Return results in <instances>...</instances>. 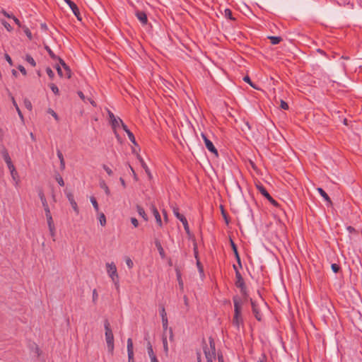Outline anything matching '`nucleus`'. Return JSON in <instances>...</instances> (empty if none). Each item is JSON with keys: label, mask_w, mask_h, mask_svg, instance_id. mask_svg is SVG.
<instances>
[{"label": "nucleus", "mask_w": 362, "mask_h": 362, "mask_svg": "<svg viewBox=\"0 0 362 362\" xmlns=\"http://www.w3.org/2000/svg\"><path fill=\"white\" fill-rule=\"evenodd\" d=\"M262 195H263L265 198H267V199L268 201H269L270 199H272V197L270 196V194L268 193V192H267V191L264 192L262 194Z\"/></svg>", "instance_id": "774afa93"}, {"label": "nucleus", "mask_w": 362, "mask_h": 362, "mask_svg": "<svg viewBox=\"0 0 362 362\" xmlns=\"http://www.w3.org/2000/svg\"><path fill=\"white\" fill-rule=\"evenodd\" d=\"M103 169L106 171V173L108 174V175L111 176L113 174L112 170L106 165H103Z\"/></svg>", "instance_id": "09e8293b"}, {"label": "nucleus", "mask_w": 362, "mask_h": 362, "mask_svg": "<svg viewBox=\"0 0 362 362\" xmlns=\"http://www.w3.org/2000/svg\"><path fill=\"white\" fill-rule=\"evenodd\" d=\"M262 195H263L265 198H267V199L268 201H269L270 199H272V197L270 196V194L268 193V192H267V191L264 192L262 194Z\"/></svg>", "instance_id": "69168bd1"}, {"label": "nucleus", "mask_w": 362, "mask_h": 362, "mask_svg": "<svg viewBox=\"0 0 362 362\" xmlns=\"http://www.w3.org/2000/svg\"><path fill=\"white\" fill-rule=\"evenodd\" d=\"M24 32H25V35H27V37L30 40H31L32 39V33H31L30 30L28 29V28L25 27L24 28Z\"/></svg>", "instance_id": "603ef678"}, {"label": "nucleus", "mask_w": 362, "mask_h": 362, "mask_svg": "<svg viewBox=\"0 0 362 362\" xmlns=\"http://www.w3.org/2000/svg\"><path fill=\"white\" fill-rule=\"evenodd\" d=\"M107 348L108 351L112 354L114 350V341H107Z\"/></svg>", "instance_id": "2f4dec72"}, {"label": "nucleus", "mask_w": 362, "mask_h": 362, "mask_svg": "<svg viewBox=\"0 0 362 362\" xmlns=\"http://www.w3.org/2000/svg\"><path fill=\"white\" fill-rule=\"evenodd\" d=\"M268 38L272 45H277L282 40V38L278 36H269Z\"/></svg>", "instance_id": "b1692460"}, {"label": "nucleus", "mask_w": 362, "mask_h": 362, "mask_svg": "<svg viewBox=\"0 0 362 362\" xmlns=\"http://www.w3.org/2000/svg\"><path fill=\"white\" fill-rule=\"evenodd\" d=\"M18 69L24 76L26 75L27 73H26V70L24 68V66H23L22 65H19Z\"/></svg>", "instance_id": "680f3d73"}, {"label": "nucleus", "mask_w": 362, "mask_h": 362, "mask_svg": "<svg viewBox=\"0 0 362 362\" xmlns=\"http://www.w3.org/2000/svg\"><path fill=\"white\" fill-rule=\"evenodd\" d=\"M280 103H281V104H280L281 108H282L283 110H288V105L287 104V103H286L283 100H281Z\"/></svg>", "instance_id": "8fccbe9b"}, {"label": "nucleus", "mask_w": 362, "mask_h": 362, "mask_svg": "<svg viewBox=\"0 0 362 362\" xmlns=\"http://www.w3.org/2000/svg\"><path fill=\"white\" fill-rule=\"evenodd\" d=\"M56 180L60 186L63 187L64 185V180L59 175L56 176Z\"/></svg>", "instance_id": "79ce46f5"}, {"label": "nucleus", "mask_w": 362, "mask_h": 362, "mask_svg": "<svg viewBox=\"0 0 362 362\" xmlns=\"http://www.w3.org/2000/svg\"><path fill=\"white\" fill-rule=\"evenodd\" d=\"M173 211L175 217L179 219L180 221H183V219L185 218L182 214H180L179 209L177 206L173 207Z\"/></svg>", "instance_id": "412c9836"}, {"label": "nucleus", "mask_w": 362, "mask_h": 362, "mask_svg": "<svg viewBox=\"0 0 362 362\" xmlns=\"http://www.w3.org/2000/svg\"><path fill=\"white\" fill-rule=\"evenodd\" d=\"M59 63L60 64L62 65V66L65 69L66 71V74H65V76L67 77V78H70L71 77V70L69 68V66L66 64V63L64 62V60H62V59L59 58Z\"/></svg>", "instance_id": "dca6fc26"}, {"label": "nucleus", "mask_w": 362, "mask_h": 362, "mask_svg": "<svg viewBox=\"0 0 362 362\" xmlns=\"http://www.w3.org/2000/svg\"><path fill=\"white\" fill-rule=\"evenodd\" d=\"M43 208H44V210H45V212L46 217L52 216L51 215V212H50V209H49V207L48 205L47 206H43Z\"/></svg>", "instance_id": "864d4df0"}, {"label": "nucleus", "mask_w": 362, "mask_h": 362, "mask_svg": "<svg viewBox=\"0 0 362 362\" xmlns=\"http://www.w3.org/2000/svg\"><path fill=\"white\" fill-rule=\"evenodd\" d=\"M224 15L226 18H229V19H233L232 18V12L230 9L228 8H226L225 9L224 11Z\"/></svg>", "instance_id": "37998d69"}, {"label": "nucleus", "mask_w": 362, "mask_h": 362, "mask_svg": "<svg viewBox=\"0 0 362 362\" xmlns=\"http://www.w3.org/2000/svg\"><path fill=\"white\" fill-rule=\"evenodd\" d=\"M107 273L111 280L112 281L113 284L115 286L116 289H119V276L117 274V270L116 265L114 262H107L105 264Z\"/></svg>", "instance_id": "7ed1b4c3"}, {"label": "nucleus", "mask_w": 362, "mask_h": 362, "mask_svg": "<svg viewBox=\"0 0 362 362\" xmlns=\"http://www.w3.org/2000/svg\"><path fill=\"white\" fill-rule=\"evenodd\" d=\"M90 202L92 203V204H93V207H94L95 210L97 212H98V211H99V206H98V202H97L96 199H95L94 197H90Z\"/></svg>", "instance_id": "c756f323"}, {"label": "nucleus", "mask_w": 362, "mask_h": 362, "mask_svg": "<svg viewBox=\"0 0 362 362\" xmlns=\"http://www.w3.org/2000/svg\"><path fill=\"white\" fill-rule=\"evenodd\" d=\"M46 218L47 221L48 228L54 227V224L52 216H47L46 217Z\"/></svg>", "instance_id": "4c0bfd02"}, {"label": "nucleus", "mask_w": 362, "mask_h": 362, "mask_svg": "<svg viewBox=\"0 0 362 362\" xmlns=\"http://www.w3.org/2000/svg\"><path fill=\"white\" fill-rule=\"evenodd\" d=\"M66 197H67L68 200L69 201L70 204L71 205L74 211L76 213V214H78L79 210H78V208L77 206V203L75 202V200L74 199L73 194L71 193H68L66 194Z\"/></svg>", "instance_id": "1a4fd4ad"}, {"label": "nucleus", "mask_w": 362, "mask_h": 362, "mask_svg": "<svg viewBox=\"0 0 362 362\" xmlns=\"http://www.w3.org/2000/svg\"><path fill=\"white\" fill-rule=\"evenodd\" d=\"M204 352L207 362H213L216 358V344L215 341H209V345L205 344L204 346Z\"/></svg>", "instance_id": "20e7f679"}, {"label": "nucleus", "mask_w": 362, "mask_h": 362, "mask_svg": "<svg viewBox=\"0 0 362 362\" xmlns=\"http://www.w3.org/2000/svg\"><path fill=\"white\" fill-rule=\"evenodd\" d=\"M12 19L18 27L21 26L20 21L16 17L12 16Z\"/></svg>", "instance_id": "0e129e2a"}, {"label": "nucleus", "mask_w": 362, "mask_h": 362, "mask_svg": "<svg viewBox=\"0 0 362 362\" xmlns=\"http://www.w3.org/2000/svg\"><path fill=\"white\" fill-rule=\"evenodd\" d=\"M136 211L138 214L144 218V221L148 220V216L144 211V209L139 205L136 206Z\"/></svg>", "instance_id": "aec40b11"}, {"label": "nucleus", "mask_w": 362, "mask_h": 362, "mask_svg": "<svg viewBox=\"0 0 362 362\" xmlns=\"http://www.w3.org/2000/svg\"><path fill=\"white\" fill-rule=\"evenodd\" d=\"M56 69H57V73L60 76H65V74H63L62 71V69L59 66H56Z\"/></svg>", "instance_id": "e2e57ef3"}, {"label": "nucleus", "mask_w": 362, "mask_h": 362, "mask_svg": "<svg viewBox=\"0 0 362 362\" xmlns=\"http://www.w3.org/2000/svg\"><path fill=\"white\" fill-rule=\"evenodd\" d=\"M59 63L60 64L62 65V66L65 69L66 71V74H65V76L67 77V78H70L71 77V70L69 68V66L66 64V63L64 62V60H62V59L59 58Z\"/></svg>", "instance_id": "f3484780"}, {"label": "nucleus", "mask_w": 362, "mask_h": 362, "mask_svg": "<svg viewBox=\"0 0 362 362\" xmlns=\"http://www.w3.org/2000/svg\"><path fill=\"white\" fill-rule=\"evenodd\" d=\"M105 328L106 339H113V334L110 327V323L107 320L105 321Z\"/></svg>", "instance_id": "9b49d317"}, {"label": "nucleus", "mask_w": 362, "mask_h": 362, "mask_svg": "<svg viewBox=\"0 0 362 362\" xmlns=\"http://www.w3.org/2000/svg\"><path fill=\"white\" fill-rule=\"evenodd\" d=\"M136 16L143 25H146L147 23L148 19L145 12L137 11L136 12Z\"/></svg>", "instance_id": "9d476101"}, {"label": "nucleus", "mask_w": 362, "mask_h": 362, "mask_svg": "<svg viewBox=\"0 0 362 362\" xmlns=\"http://www.w3.org/2000/svg\"><path fill=\"white\" fill-rule=\"evenodd\" d=\"M122 122L123 121L119 117H117L115 120L111 121V122H110L111 126L115 131V135H116L117 138H118V139H119V135L116 132V129L119 126V124H122Z\"/></svg>", "instance_id": "f8f14e48"}, {"label": "nucleus", "mask_w": 362, "mask_h": 362, "mask_svg": "<svg viewBox=\"0 0 362 362\" xmlns=\"http://www.w3.org/2000/svg\"><path fill=\"white\" fill-rule=\"evenodd\" d=\"M1 13L5 16L6 17L8 18H12V16H14L13 14L11 13H8V12H6L5 10H2L1 11Z\"/></svg>", "instance_id": "bf43d9fd"}, {"label": "nucleus", "mask_w": 362, "mask_h": 362, "mask_svg": "<svg viewBox=\"0 0 362 362\" xmlns=\"http://www.w3.org/2000/svg\"><path fill=\"white\" fill-rule=\"evenodd\" d=\"M177 280L179 282V285H180V288H183V282L181 279L180 272L178 270H177Z\"/></svg>", "instance_id": "c03bdc74"}, {"label": "nucleus", "mask_w": 362, "mask_h": 362, "mask_svg": "<svg viewBox=\"0 0 362 362\" xmlns=\"http://www.w3.org/2000/svg\"><path fill=\"white\" fill-rule=\"evenodd\" d=\"M138 158L139 159V160L141 162V166L145 170V171L147 173H149V170H148V168L147 165L146 164V163L144 161V160L141 158V156L139 155H138Z\"/></svg>", "instance_id": "473e14b6"}, {"label": "nucleus", "mask_w": 362, "mask_h": 362, "mask_svg": "<svg viewBox=\"0 0 362 362\" xmlns=\"http://www.w3.org/2000/svg\"><path fill=\"white\" fill-rule=\"evenodd\" d=\"M128 362H135L134 357V347L132 341H128L127 343Z\"/></svg>", "instance_id": "6e6552de"}, {"label": "nucleus", "mask_w": 362, "mask_h": 362, "mask_svg": "<svg viewBox=\"0 0 362 362\" xmlns=\"http://www.w3.org/2000/svg\"><path fill=\"white\" fill-rule=\"evenodd\" d=\"M331 268L334 273H337L340 269V267L337 264H332Z\"/></svg>", "instance_id": "de8ad7c7"}, {"label": "nucleus", "mask_w": 362, "mask_h": 362, "mask_svg": "<svg viewBox=\"0 0 362 362\" xmlns=\"http://www.w3.org/2000/svg\"><path fill=\"white\" fill-rule=\"evenodd\" d=\"M31 349L32 351L37 357L40 356V355L42 354V351L38 347V346H37L35 344H33V346H31Z\"/></svg>", "instance_id": "5701e85b"}, {"label": "nucleus", "mask_w": 362, "mask_h": 362, "mask_svg": "<svg viewBox=\"0 0 362 362\" xmlns=\"http://www.w3.org/2000/svg\"><path fill=\"white\" fill-rule=\"evenodd\" d=\"M131 223L135 228L138 227V226H139L138 220L136 218H134V217L131 218Z\"/></svg>", "instance_id": "13d9d810"}, {"label": "nucleus", "mask_w": 362, "mask_h": 362, "mask_svg": "<svg viewBox=\"0 0 362 362\" xmlns=\"http://www.w3.org/2000/svg\"><path fill=\"white\" fill-rule=\"evenodd\" d=\"M48 112H49V114H51V115L54 117V118L56 120H58V119H59V117H58L57 114V113H56L53 110H52V109H49V110H48Z\"/></svg>", "instance_id": "4d7b16f0"}, {"label": "nucleus", "mask_w": 362, "mask_h": 362, "mask_svg": "<svg viewBox=\"0 0 362 362\" xmlns=\"http://www.w3.org/2000/svg\"><path fill=\"white\" fill-rule=\"evenodd\" d=\"M45 49L47 51L49 57L53 59H56L57 57V56L54 54V52L52 51V49L49 47H45Z\"/></svg>", "instance_id": "58836bf2"}, {"label": "nucleus", "mask_w": 362, "mask_h": 362, "mask_svg": "<svg viewBox=\"0 0 362 362\" xmlns=\"http://www.w3.org/2000/svg\"><path fill=\"white\" fill-rule=\"evenodd\" d=\"M6 60L8 62V64L12 66L13 65V62H12V59L11 58V57L8 54H5V56H4Z\"/></svg>", "instance_id": "052dcab7"}, {"label": "nucleus", "mask_w": 362, "mask_h": 362, "mask_svg": "<svg viewBox=\"0 0 362 362\" xmlns=\"http://www.w3.org/2000/svg\"><path fill=\"white\" fill-rule=\"evenodd\" d=\"M46 72H47V75L49 76V77L50 78H52H52H54V72H53V71L51 69V68L47 67V68L46 69Z\"/></svg>", "instance_id": "49530a36"}, {"label": "nucleus", "mask_w": 362, "mask_h": 362, "mask_svg": "<svg viewBox=\"0 0 362 362\" xmlns=\"http://www.w3.org/2000/svg\"><path fill=\"white\" fill-rule=\"evenodd\" d=\"M98 219L100 225L105 226L106 225V217L103 213L98 214Z\"/></svg>", "instance_id": "cd10ccee"}, {"label": "nucleus", "mask_w": 362, "mask_h": 362, "mask_svg": "<svg viewBox=\"0 0 362 362\" xmlns=\"http://www.w3.org/2000/svg\"><path fill=\"white\" fill-rule=\"evenodd\" d=\"M1 153L2 157L4 158V159L5 162H6V163H9L10 161H11V158H10V156H9V154H8V151L6 150V148H4H4L1 149Z\"/></svg>", "instance_id": "6ab92c4d"}, {"label": "nucleus", "mask_w": 362, "mask_h": 362, "mask_svg": "<svg viewBox=\"0 0 362 362\" xmlns=\"http://www.w3.org/2000/svg\"><path fill=\"white\" fill-rule=\"evenodd\" d=\"M155 245L159 252V254H160L161 258H163V259L165 258V251L160 244V242L158 240H156Z\"/></svg>", "instance_id": "2eb2a0df"}, {"label": "nucleus", "mask_w": 362, "mask_h": 362, "mask_svg": "<svg viewBox=\"0 0 362 362\" xmlns=\"http://www.w3.org/2000/svg\"><path fill=\"white\" fill-rule=\"evenodd\" d=\"M100 187L105 190V192L107 196L110 194V191L107 185L104 182L100 183Z\"/></svg>", "instance_id": "e433bc0d"}, {"label": "nucleus", "mask_w": 362, "mask_h": 362, "mask_svg": "<svg viewBox=\"0 0 362 362\" xmlns=\"http://www.w3.org/2000/svg\"><path fill=\"white\" fill-rule=\"evenodd\" d=\"M64 1L69 5V6L71 9L72 12L76 16V17L78 18V20L81 21L79 9L77 5L71 0H64Z\"/></svg>", "instance_id": "0eeeda50"}, {"label": "nucleus", "mask_w": 362, "mask_h": 362, "mask_svg": "<svg viewBox=\"0 0 362 362\" xmlns=\"http://www.w3.org/2000/svg\"><path fill=\"white\" fill-rule=\"evenodd\" d=\"M127 136L129 140L134 144L135 146H137V143L136 141L135 137L132 132H128Z\"/></svg>", "instance_id": "f704fd0d"}, {"label": "nucleus", "mask_w": 362, "mask_h": 362, "mask_svg": "<svg viewBox=\"0 0 362 362\" xmlns=\"http://www.w3.org/2000/svg\"><path fill=\"white\" fill-rule=\"evenodd\" d=\"M250 304L255 318L259 322L262 321L264 317L263 311L267 309V303L262 298L260 299L259 303L252 302L250 298Z\"/></svg>", "instance_id": "f03ea898"}, {"label": "nucleus", "mask_w": 362, "mask_h": 362, "mask_svg": "<svg viewBox=\"0 0 362 362\" xmlns=\"http://www.w3.org/2000/svg\"><path fill=\"white\" fill-rule=\"evenodd\" d=\"M25 61L33 67L36 66L35 59L30 54H26Z\"/></svg>", "instance_id": "c85d7f7f"}, {"label": "nucleus", "mask_w": 362, "mask_h": 362, "mask_svg": "<svg viewBox=\"0 0 362 362\" xmlns=\"http://www.w3.org/2000/svg\"><path fill=\"white\" fill-rule=\"evenodd\" d=\"M38 196L40 199V201L42 202V206H47L48 205L47 199L45 198L44 192L42 189H40L38 190Z\"/></svg>", "instance_id": "a211bd4d"}, {"label": "nucleus", "mask_w": 362, "mask_h": 362, "mask_svg": "<svg viewBox=\"0 0 362 362\" xmlns=\"http://www.w3.org/2000/svg\"><path fill=\"white\" fill-rule=\"evenodd\" d=\"M23 104L25 108H27L28 110H32L33 106L32 103L28 98H25L23 100Z\"/></svg>", "instance_id": "7c9ffc66"}, {"label": "nucleus", "mask_w": 362, "mask_h": 362, "mask_svg": "<svg viewBox=\"0 0 362 362\" xmlns=\"http://www.w3.org/2000/svg\"><path fill=\"white\" fill-rule=\"evenodd\" d=\"M49 87L51 88V90H52V92L54 93V94H58L59 93V88H57V86L56 85H54V83H51L49 85Z\"/></svg>", "instance_id": "a18cd8bd"}, {"label": "nucleus", "mask_w": 362, "mask_h": 362, "mask_svg": "<svg viewBox=\"0 0 362 362\" xmlns=\"http://www.w3.org/2000/svg\"><path fill=\"white\" fill-rule=\"evenodd\" d=\"M6 165L8 166V168L9 169L10 173H11L12 171L16 170V168L13 165L12 161H10L9 163H7Z\"/></svg>", "instance_id": "3c124183"}, {"label": "nucleus", "mask_w": 362, "mask_h": 362, "mask_svg": "<svg viewBox=\"0 0 362 362\" xmlns=\"http://www.w3.org/2000/svg\"><path fill=\"white\" fill-rule=\"evenodd\" d=\"M125 262L129 269H132L134 267V263L129 257H127Z\"/></svg>", "instance_id": "a19ab883"}, {"label": "nucleus", "mask_w": 362, "mask_h": 362, "mask_svg": "<svg viewBox=\"0 0 362 362\" xmlns=\"http://www.w3.org/2000/svg\"><path fill=\"white\" fill-rule=\"evenodd\" d=\"M220 209H221V214H222V216H223V218H224V220H225L226 223L227 224H228L229 221H228V216H227V215H226V211H225V210H224V209H223V206L222 205H221V206H220Z\"/></svg>", "instance_id": "72a5a7b5"}, {"label": "nucleus", "mask_w": 362, "mask_h": 362, "mask_svg": "<svg viewBox=\"0 0 362 362\" xmlns=\"http://www.w3.org/2000/svg\"><path fill=\"white\" fill-rule=\"evenodd\" d=\"M147 349H148V354L151 358V361L153 360V358H157L156 356L155 355V354L153 352L152 346L150 343L148 344Z\"/></svg>", "instance_id": "393cba45"}, {"label": "nucleus", "mask_w": 362, "mask_h": 362, "mask_svg": "<svg viewBox=\"0 0 362 362\" xmlns=\"http://www.w3.org/2000/svg\"><path fill=\"white\" fill-rule=\"evenodd\" d=\"M235 285L237 288H240L242 296H244L245 300L247 298V288L243 278L241 279H237L235 281Z\"/></svg>", "instance_id": "423d86ee"}, {"label": "nucleus", "mask_w": 362, "mask_h": 362, "mask_svg": "<svg viewBox=\"0 0 362 362\" xmlns=\"http://www.w3.org/2000/svg\"><path fill=\"white\" fill-rule=\"evenodd\" d=\"M262 195H263L265 198H267V199L268 201H269L270 199H272V197L270 196V194L268 193V192H267V191L264 192L262 194Z\"/></svg>", "instance_id": "338daca9"}, {"label": "nucleus", "mask_w": 362, "mask_h": 362, "mask_svg": "<svg viewBox=\"0 0 362 362\" xmlns=\"http://www.w3.org/2000/svg\"><path fill=\"white\" fill-rule=\"evenodd\" d=\"M318 192L329 203H331L330 198L329 197L328 194L325 192L324 189L322 188L317 189Z\"/></svg>", "instance_id": "a878e982"}, {"label": "nucleus", "mask_w": 362, "mask_h": 362, "mask_svg": "<svg viewBox=\"0 0 362 362\" xmlns=\"http://www.w3.org/2000/svg\"><path fill=\"white\" fill-rule=\"evenodd\" d=\"M1 24L4 26V28L8 31V32H11L13 28L11 26V25L6 22V21L4 20H2L1 21Z\"/></svg>", "instance_id": "c9c22d12"}, {"label": "nucleus", "mask_w": 362, "mask_h": 362, "mask_svg": "<svg viewBox=\"0 0 362 362\" xmlns=\"http://www.w3.org/2000/svg\"><path fill=\"white\" fill-rule=\"evenodd\" d=\"M11 175L12 177V179H13V182H14L15 185L18 186V184H19L20 180H19L18 173L16 171V170H14V171H12L11 173Z\"/></svg>", "instance_id": "4be33fe9"}, {"label": "nucleus", "mask_w": 362, "mask_h": 362, "mask_svg": "<svg viewBox=\"0 0 362 362\" xmlns=\"http://www.w3.org/2000/svg\"><path fill=\"white\" fill-rule=\"evenodd\" d=\"M160 313V316L162 318L163 326L165 328L168 325V318H167V314H166L164 307L161 308Z\"/></svg>", "instance_id": "ddd939ff"}, {"label": "nucleus", "mask_w": 362, "mask_h": 362, "mask_svg": "<svg viewBox=\"0 0 362 362\" xmlns=\"http://www.w3.org/2000/svg\"><path fill=\"white\" fill-rule=\"evenodd\" d=\"M98 298V292H97L96 289H93V303L96 302Z\"/></svg>", "instance_id": "5fc2aeb1"}, {"label": "nucleus", "mask_w": 362, "mask_h": 362, "mask_svg": "<svg viewBox=\"0 0 362 362\" xmlns=\"http://www.w3.org/2000/svg\"><path fill=\"white\" fill-rule=\"evenodd\" d=\"M256 187L262 194L267 191L264 186L260 183H256Z\"/></svg>", "instance_id": "ea45409f"}, {"label": "nucleus", "mask_w": 362, "mask_h": 362, "mask_svg": "<svg viewBox=\"0 0 362 362\" xmlns=\"http://www.w3.org/2000/svg\"><path fill=\"white\" fill-rule=\"evenodd\" d=\"M201 136L204 141L205 146L206 148L214 154H215L216 156H218V151L215 146H214L213 143L207 138V136L205 135V134L202 133Z\"/></svg>", "instance_id": "39448f33"}, {"label": "nucleus", "mask_w": 362, "mask_h": 362, "mask_svg": "<svg viewBox=\"0 0 362 362\" xmlns=\"http://www.w3.org/2000/svg\"><path fill=\"white\" fill-rule=\"evenodd\" d=\"M107 114H108L110 122H111V121H113L117 118L110 110H107Z\"/></svg>", "instance_id": "6e6d98bb"}, {"label": "nucleus", "mask_w": 362, "mask_h": 362, "mask_svg": "<svg viewBox=\"0 0 362 362\" xmlns=\"http://www.w3.org/2000/svg\"><path fill=\"white\" fill-rule=\"evenodd\" d=\"M11 99H12V103H13V105H14V106H15V107H16V111H17V112H18V116L20 117V118L21 119V120H22V121H23V114H22V112H21V111L20 108L18 107V105H17V103H16V100H15L14 98H13V97H12V98H11Z\"/></svg>", "instance_id": "bb28decb"}, {"label": "nucleus", "mask_w": 362, "mask_h": 362, "mask_svg": "<svg viewBox=\"0 0 362 362\" xmlns=\"http://www.w3.org/2000/svg\"><path fill=\"white\" fill-rule=\"evenodd\" d=\"M247 297L245 300L244 296H235L233 297V303H234V317H233V323L239 327L240 325L243 323L242 318V310L243 304L247 301Z\"/></svg>", "instance_id": "f257e3e1"}, {"label": "nucleus", "mask_w": 362, "mask_h": 362, "mask_svg": "<svg viewBox=\"0 0 362 362\" xmlns=\"http://www.w3.org/2000/svg\"><path fill=\"white\" fill-rule=\"evenodd\" d=\"M152 211H153V216H155V218L156 220V223L158 224L159 226L161 227L162 226V221H161V217L160 216L158 211L154 206H153Z\"/></svg>", "instance_id": "4468645a"}]
</instances>
